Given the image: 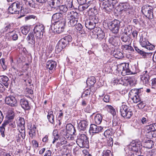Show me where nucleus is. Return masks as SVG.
I'll list each match as a JSON object with an SVG mask.
<instances>
[{"label": "nucleus", "instance_id": "nucleus-9", "mask_svg": "<svg viewBox=\"0 0 156 156\" xmlns=\"http://www.w3.org/2000/svg\"><path fill=\"white\" fill-rule=\"evenodd\" d=\"M120 113L121 115L126 118H129L132 115L133 113L131 110L126 105H123L120 108Z\"/></svg>", "mask_w": 156, "mask_h": 156}, {"label": "nucleus", "instance_id": "nucleus-7", "mask_svg": "<svg viewBox=\"0 0 156 156\" xmlns=\"http://www.w3.org/2000/svg\"><path fill=\"white\" fill-rule=\"evenodd\" d=\"M65 23L64 22L57 21L52 24L51 28L54 30V32L60 34L63 31Z\"/></svg>", "mask_w": 156, "mask_h": 156}, {"label": "nucleus", "instance_id": "nucleus-15", "mask_svg": "<svg viewBox=\"0 0 156 156\" xmlns=\"http://www.w3.org/2000/svg\"><path fill=\"white\" fill-rule=\"evenodd\" d=\"M126 67V64L125 63H122L118 65V71L119 73L123 76H124L126 73H128L129 69Z\"/></svg>", "mask_w": 156, "mask_h": 156}, {"label": "nucleus", "instance_id": "nucleus-17", "mask_svg": "<svg viewBox=\"0 0 156 156\" xmlns=\"http://www.w3.org/2000/svg\"><path fill=\"white\" fill-rule=\"evenodd\" d=\"M103 128L101 126H97L94 124H91L90 125V131L93 133H98L102 132Z\"/></svg>", "mask_w": 156, "mask_h": 156}, {"label": "nucleus", "instance_id": "nucleus-48", "mask_svg": "<svg viewBox=\"0 0 156 156\" xmlns=\"http://www.w3.org/2000/svg\"><path fill=\"white\" fill-rule=\"evenodd\" d=\"M112 5L113 9H114V12L116 13L117 12V9H116V8L117 7V5H116L117 0H112Z\"/></svg>", "mask_w": 156, "mask_h": 156}, {"label": "nucleus", "instance_id": "nucleus-61", "mask_svg": "<svg viewBox=\"0 0 156 156\" xmlns=\"http://www.w3.org/2000/svg\"><path fill=\"white\" fill-rule=\"evenodd\" d=\"M32 143L34 148H36L38 147V143L36 140H33L32 141Z\"/></svg>", "mask_w": 156, "mask_h": 156}, {"label": "nucleus", "instance_id": "nucleus-45", "mask_svg": "<svg viewBox=\"0 0 156 156\" xmlns=\"http://www.w3.org/2000/svg\"><path fill=\"white\" fill-rule=\"evenodd\" d=\"M30 28L29 27L26 26L22 28L21 32L24 35H26L29 31Z\"/></svg>", "mask_w": 156, "mask_h": 156}, {"label": "nucleus", "instance_id": "nucleus-25", "mask_svg": "<svg viewBox=\"0 0 156 156\" xmlns=\"http://www.w3.org/2000/svg\"><path fill=\"white\" fill-rule=\"evenodd\" d=\"M36 127L34 125L33 126H31L30 131L29 132V134L30 136L32 138H34L36 135Z\"/></svg>", "mask_w": 156, "mask_h": 156}, {"label": "nucleus", "instance_id": "nucleus-46", "mask_svg": "<svg viewBox=\"0 0 156 156\" xmlns=\"http://www.w3.org/2000/svg\"><path fill=\"white\" fill-rule=\"evenodd\" d=\"M90 89H87L82 94V98H88L90 94Z\"/></svg>", "mask_w": 156, "mask_h": 156}, {"label": "nucleus", "instance_id": "nucleus-44", "mask_svg": "<svg viewBox=\"0 0 156 156\" xmlns=\"http://www.w3.org/2000/svg\"><path fill=\"white\" fill-rule=\"evenodd\" d=\"M60 141L58 142V144L59 145L61 146L64 144H66L67 143V140L66 139V138H64L63 136L60 138Z\"/></svg>", "mask_w": 156, "mask_h": 156}, {"label": "nucleus", "instance_id": "nucleus-63", "mask_svg": "<svg viewBox=\"0 0 156 156\" xmlns=\"http://www.w3.org/2000/svg\"><path fill=\"white\" fill-rule=\"evenodd\" d=\"M36 16L33 15H29L28 16H26L25 17L24 19L26 21L29 20L33 18V19H35Z\"/></svg>", "mask_w": 156, "mask_h": 156}, {"label": "nucleus", "instance_id": "nucleus-50", "mask_svg": "<svg viewBox=\"0 0 156 156\" xmlns=\"http://www.w3.org/2000/svg\"><path fill=\"white\" fill-rule=\"evenodd\" d=\"M148 135L149 136V138H150L152 137H155L156 136V131H148L147 132V136Z\"/></svg>", "mask_w": 156, "mask_h": 156}, {"label": "nucleus", "instance_id": "nucleus-58", "mask_svg": "<svg viewBox=\"0 0 156 156\" xmlns=\"http://www.w3.org/2000/svg\"><path fill=\"white\" fill-rule=\"evenodd\" d=\"M146 128L147 130L148 131H154V128H153V126L152 125V124H151L150 125L147 126Z\"/></svg>", "mask_w": 156, "mask_h": 156}, {"label": "nucleus", "instance_id": "nucleus-64", "mask_svg": "<svg viewBox=\"0 0 156 156\" xmlns=\"http://www.w3.org/2000/svg\"><path fill=\"white\" fill-rule=\"evenodd\" d=\"M113 144V139L112 137L109 138L108 140V144L109 146H112Z\"/></svg>", "mask_w": 156, "mask_h": 156}, {"label": "nucleus", "instance_id": "nucleus-54", "mask_svg": "<svg viewBox=\"0 0 156 156\" xmlns=\"http://www.w3.org/2000/svg\"><path fill=\"white\" fill-rule=\"evenodd\" d=\"M102 156H112L111 151L109 150L104 151Z\"/></svg>", "mask_w": 156, "mask_h": 156}, {"label": "nucleus", "instance_id": "nucleus-3", "mask_svg": "<svg viewBox=\"0 0 156 156\" xmlns=\"http://www.w3.org/2000/svg\"><path fill=\"white\" fill-rule=\"evenodd\" d=\"M61 3L60 0H50L48 2V4L51 8H56L59 12L63 14L67 12L68 9L66 5H60Z\"/></svg>", "mask_w": 156, "mask_h": 156}, {"label": "nucleus", "instance_id": "nucleus-29", "mask_svg": "<svg viewBox=\"0 0 156 156\" xmlns=\"http://www.w3.org/2000/svg\"><path fill=\"white\" fill-rule=\"evenodd\" d=\"M140 44L143 47H145L148 44H149L150 43L145 38H144L142 37L140 38Z\"/></svg>", "mask_w": 156, "mask_h": 156}, {"label": "nucleus", "instance_id": "nucleus-1", "mask_svg": "<svg viewBox=\"0 0 156 156\" xmlns=\"http://www.w3.org/2000/svg\"><path fill=\"white\" fill-rule=\"evenodd\" d=\"M142 145L138 140L133 141L125 149L126 153H129L128 156H139Z\"/></svg>", "mask_w": 156, "mask_h": 156}, {"label": "nucleus", "instance_id": "nucleus-62", "mask_svg": "<svg viewBox=\"0 0 156 156\" xmlns=\"http://www.w3.org/2000/svg\"><path fill=\"white\" fill-rule=\"evenodd\" d=\"M6 80H4L3 79H1L2 80V83L6 87H8V81L9 80V79H5Z\"/></svg>", "mask_w": 156, "mask_h": 156}, {"label": "nucleus", "instance_id": "nucleus-38", "mask_svg": "<svg viewBox=\"0 0 156 156\" xmlns=\"http://www.w3.org/2000/svg\"><path fill=\"white\" fill-rule=\"evenodd\" d=\"M8 123V122H4L2 124V126L0 127V132L2 136L3 137H4L5 136V127Z\"/></svg>", "mask_w": 156, "mask_h": 156}, {"label": "nucleus", "instance_id": "nucleus-49", "mask_svg": "<svg viewBox=\"0 0 156 156\" xmlns=\"http://www.w3.org/2000/svg\"><path fill=\"white\" fill-rule=\"evenodd\" d=\"M0 63L2 68L3 69V71L7 69V66L5 64V59L4 58H2L0 60Z\"/></svg>", "mask_w": 156, "mask_h": 156}, {"label": "nucleus", "instance_id": "nucleus-33", "mask_svg": "<svg viewBox=\"0 0 156 156\" xmlns=\"http://www.w3.org/2000/svg\"><path fill=\"white\" fill-rule=\"evenodd\" d=\"M106 108L108 112H110L113 116L115 115L116 112L113 107L111 105H107L106 106Z\"/></svg>", "mask_w": 156, "mask_h": 156}, {"label": "nucleus", "instance_id": "nucleus-2", "mask_svg": "<svg viewBox=\"0 0 156 156\" xmlns=\"http://www.w3.org/2000/svg\"><path fill=\"white\" fill-rule=\"evenodd\" d=\"M72 40V37L69 35L66 36L62 38L58 41L56 46V52H60L64 48L69 44Z\"/></svg>", "mask_w": 156, "mask_h": 156}, {"label": "nucleus", "instance_id": "nucleus-37", "mask_svg": "<svg viewBox=\"0 0 156 156\" xmlns=\"http://www.w3.org/2000/svg\"><path fill=\"white\" fill-rule=\"evenodd\" d=\"M121 39L123 42L126 43V44H128V42H129L130 37L128 35L123 34L121 37Z\"/></svg>", "mask_w": 156, "mask_h": 156}, {"label": "nucleus", "instance_id": "nucleus-22", "mask_svg": "<svg viewBox=\"0 0 156 156\" xmlns=\"http://www.w3.org/2000/svg\"><path fill=\"white\" fill-rule=\"evenodd\" d=\"M78 127L79 129L81 130H85L88 125L87 122L85 120H79L77 121Z\"/></svg>", "mask_w": 156, "mask_h": 156}, {"label": "nucleus", "instance_id": "nucleus-47", "mask_svg": "<svg viewBox=\"0 0 156 156\" xmlns=\"http://www.w3.org/2000/svg\"><path fill=\"white\" fill-rule=\"evenodd\" d=\"M14 113L12 110H9L7 113V117L9 119H13L14 117Z\"/></svg>", "mask_w": 156, "mask_h": 156}, {"label": "nucleus", "instance_id": "nucleus-16", "mask_svg": "<svg viewBox=\"0 0 156 156\" xmlns=\"http://www.w3.org/2000/svg\"><path fill=\"white\" fill-rule=\"evenodd\" d=\"M123 84L125 86H134L136 84V80L135 79H122Z\"/></svg>", "mask_w": 156, "mask_h": 156}, {"label": "nucleus", "instance_id": "nucleus-28", "mask_svg": "<svg viewBox=\"0 0 156 156\" xmlns=\"http://www.w3.org/2000/svg\"><path fill=\"white\" fill-rule=\"evenodd\" d=\"M69 20L68 23V25L69 27H73L77 23L78 18H68Z\"/></svg>", "mask_w": 156, "mask_h": 156}, {"label": "nucleus", "instance_id": "nucleus-24", "mask_svg": "<svg viewBox=\"0 0 156 156\" xmlns=\"http://www.w3.org/2000/svg\"><path fill=\"white\" fill-rule=\"evenodd\" d=\"M78 13L75 10H71L68 13L67 17L68 18H78Z\"/></svg>", "mask_w": 156, "mask_h": 156}, {"label": "nucleus", "instance_id": "nucleus-39", "mask_svg": "<svg viewBox=\"0 0 156 156\" xmlns=\"http://www.w3.org/2000/svg\"><path fill=\"white\" fill-rule=\"evenodd\" d=\"M132 26L129 25L126 27L125 29V34L130 35L132 33Z\"/></svg>", "mask_w": 156, "mask_h": 156}, {"label": "nucleus", "instance_id": "nucleus-14", "mask_svg": "<svg viewBox=\"0 0 156 156\" xmlns=\"http://www.w3.org/2000/svg\"><path fill=\"white\" fill-rule=\"evenodd\" d=\"M18 126V130H21V133L22 136H24L25 132V128L24 126V119L22 118H20L17 122Z\"/></svg>", "mask_w": 156, "mask_h": 156}, {"label": "nucleus", "instance_id": "nucleus-18", "mask_svg": "<svg viewBox=\"0 0 156 156\" xmlns=\"http://www.w3.org/2000/svg\"><path fill=\"white\" fill-rule=\"evenodd\" d=\"M100 6L102 9V10L106 12H110L112 10L111 5L109 3L106 1L102 2L100 3Z\"/></svg>", "mask_w": 156, "mask_h": 156}, {"label": "nucleus", "instance_id": "nucleus-60", "mask_svg": "<svg viewBox=\"0 0 156 156\" xmlns=\"http://www.w3.org/2000/svg\"><path fill=\"white\" fill-rule=\"evenodd\" d=\"M145 48H146L147 49L152 50L155 47L154 45L151 44L150 43V44H148V45H147Z\"/></svg>", "mask_w": 156, "mask_h": 156}, {"label": "nucleus", "instance_id": "nucleus-31", "mask_svg": "<svg viewBox=\"0 0 156 156\" xmlns=\"http://www.w3.org/2000/svg\"><path fill=\"white\" fill-rule=\"evenodd\" d=\"M47 118L49 121L51 123L53 124L54 122V116L53 112L52 111H49L47 115Z\"/></svg>", "mask_w": 156, "mask_h": 156}, {"label": "nucleus", "instance_id": "nucleus-52", "mask_svg": "<svg viewBox=\"0 0 156 156\" xmlns=\"http://www.w3.org/2000/svg\"><path fill=\"white\" fill-rule=\"evenodd\" d=\"M142 56L144 57V58H151V57H153L152 53H147L144 52V53H143Z\"/></svg>", "mask_w": 156, "mask_h": 156}, {"label": "nucleus", "instance_id": "nucleus-5", "mask_svg": "<svg viewBox=\"0 0 156 156\" xmlns=\"http://www.w3.org/2000/svg\"><path fill=\"white\" fill-rule=\"evenodd\" d=\"M98 22V17L95 16H90L89 18L85 20V26L89 30H92L96 26Z\"/></svg>", "mask_w": 156, "mask_h": 156}, {"label": "nucleus", "instance_id": "nucleus-36", "mask_svg": "<svg viewBox=\"0 0 156 156\" xmlns=\"http://www.w3.org/2000/svg\"><path fill=\"white\" fill-rule=\"evenodd\" d=\"M10 36L12 40L13 41H16L18 38V34H19L18 32H16L15 31H12L10 32Z\"/></svg>", "mask_w": 156, "mask_h": 156}, {"label": "nucleus", "instance_id": "nucleus-55", "mask_svg": "<svg viewBox=\"0 0 156 156\" xmlns=\"http://www.w3.org/2000/svg\"><path fill=\"white\" fill-rule=\"evenodd\" d=\"M112 134V132L110 129H108L105 131L104 133V135L106 137L109 136Z\"/></svg>", "mask_w": 156, "mask_h": 156}, {"label": "nucleus", "instance_id": "nucleus-43", "mask_svg": "<svg viewBox=\"0 0 156 156\" xmlns=\"http://www.w3.org/2000/svg\"><path fill=\"white\" fill-rule=\"evenodd\" d=\"M73 0H67L66 3V6L67 8L73 9L74 7L73 3Z\"/></svg>", "mask_w": 156, "mask_h": 156}, {"label": "nucleus", "instance_id": "nucleus-40", "mask_svg": "<svg viewBox=\"0 0 156 156\" xmlns=\"http://www.w3.org/2000/svg\"><path fill=\"white\" fill-rule=\"evenodd\" d=\"M145 145L147 148H151L154 146V143L152 140H148L145 142Z\"/></svg>", "mask_w": 156, "mask_h": 156}, {"label": "nucleus", "instance_id": "nucleus-35", "mask_svg": "<svg viewBox=\"0 0 156 156\" xmlns=\"http://www.w3.org/2000/svg\"><path fill=\"white\" fill-rule=\"evenodd\" d=\"M62 156H71V151L67 148H64L63 150Z\"/></svg>", "mask_w": 156, "mask_h": 156}, {"label": "nucleus", "instance_id": "nucleus-34", "mask_svg": "<svg viewBox=\"0 0 156 156\" xmlns=\"http://www.w3.org/2000/svg\"><path fill=\"white\" fill-rule=\"evenodd\" d=\"M75 28L80 34H84V31L83 29V27L81 24L78 23L76 25Z\"/></svg>", "mask_w": 156, "mask_h": 156}, {"label": "nucleus", "instance_id": "nucleus-27", "mask_svg": "<svg viewBox=\"0 0 156 156\" xmlns=\"http://www.w3.org/2000/svg\"><path fill=\"white\" fill-rule=\"evenodd\" d=\"M63 15L60 12H57L54 14L52 16V19L53 20H61L62 19Z\"/></svg>", "mask_w": 156, "mask_h": 156}, {"label": "nucleus", "instance_id": "nucleus-6", "mask_svg": "<svg viewBox=\"0 0 156 156\" xmlns=\"http://www.w3.org/2000/svg\"><path fill=\"white\" fill-rule=\"evenodd\" d=\"M45 31V27L41 24H37L34 28V33L37 41L41 39Z\"/></svg>", "mask_w": 156, "mask_h": 156}, {"label": "nucleus", "instance_id": "nucleus-8", "mask_svg": "<svg viewBox=\"0 0 156 156\" xmlns=\"http://www.w3.org/2000/svg\"><path fill=\"white\" fill-rule=\"evenodd\" d=\"M78 145L81 148H87L89 141L87 136L84 134H81L76 140Z\"/></svg>", "mask_w": 156, "mask_h": 156}, {"label": "nucleus", "instance_id": "nucleus-13", "mask_svg": "<svg viewBox=\"0 0 156 156\" xmlns=\"http://www.w3.org/2000/svg\"><path fill=\"white\" fill-rule=\"evenodd\" d=\"M136 90H131L129 92V95L130 98H131L134 103H136L140 101V96L136 93L137 92Z\"/></svg>", "mask_w": 156, "mask_h": 156}, {"label": "nucleus", "instance_id": "nucleus-21", "mask_svg": "<svg viewBox=\"0 0 156 156\" xmlns=\"http://www.w3.org/2000/svg\"><path fill=\"white\" fill-rule=\"evenodd\" d=\"M129 7V5L127 3H120L118 5V11L119 10L121 14V12L125 11L128 9Z\"/></svg>", "mask_w": 156, "mask_h": 156}, {"label": "nucleus", "instance_id": "nucleus-51", "mask_svg": "<svg viewBox=\"0 0 156 156\" xmlns=\"http://www.w3.org/2000/svg\"><path fill=\"white\" fill-rule=\"evenodd\" d=\"M102 33H98V34H97V38L98 39L101 40L103 39L105 36V33L103 31H101Z\"/></svg>", "mask_w": 156, "mask_h": 156}, {"label": "nucleus", "instance_id": "nucleus-23", "mask_svg": "<svg viewBox=\"0 0 156 156\" xmlns=\"http://www.w3.org/2000/svg\"><path fill=\"white\" fill-rule=\"evenodd\" d=\"M27 40L28 43L32 45L34 44L35 43L34 36L33 33H30L27 37Z\"/></svg>", "mask_w": 156, "mask_h": 156}, {"label": "nucleus", "instance_id": "nucleus-42", "mask_svg": "<svg viewBox=\"0 0 156 156\" xmlns=\"http://www.w3.org/2000/svg\"><path fill=\"white\" fill-rule=\"evenodd\" d=\"M53 137L54 140L53 141L52 143L54 144V143L57 141L58 140L59 137L58 135V132L57 130H54L53 132Z\"/></svg>", "mask_w": 156, "mask_h": 156}, {"label": "nucleus", "instance_id": "nucleus-19", "mask_svg": "<svg viewBox=\"0 0 156 156\" xmlns=\"http://www.w3.org/2000/svg\"><path fill=\"white\" fill-rule=\"evenodd\" d=\"M56 65V62L53 61H49L47 62L46 67L50 70L51 71H49V73H51L55 69Z\"/></svg>", "mask_w": 156, "mask_h": 156}, {"label": "nucleus", "instance_id": "nucleus-26", "mask_svg": "<svg viewBox=\"0 0 156 156\" xmlns=\"http://www.w3.org/2000/svg\"><path fill=\"white\" fill-rule=\"evenodd\" d=\"M25 1V5L28 7L32 8H35L36 5L33 0H24Z\"/></svg>", "mask_w": 156, "mask_h": 156}, {"label": "nucleus", "instance_id": "nucleus-41", "mask_svg": "<svg viewBox=\"0 0 156 156\" xmlns=\"http://www.w3.org/2000/svg\"><path fill=\"white\" fill-rule=\"evenodd\" d=\"M96 82L95 79H87L86 83L89 86H92Z\"/></svg>", "mask_w": 156, "mask_h": 156}, {"label": "nucleus", "instance_id": "nucleus-57", "mask_svg": "<svg viewBox=\"0 0 156 156\" xmlns=\"http://www.w3.org/2000/svg\"><path fill=\"white\" fill-rule=\"evenodd\" d=\"M92 30H93L94 33L98 34V33H102L101 29L99 27H95Z\"/></svg>", "mask_w": 156, "mask_h": 156}, {"label": "nucleus", "instance_id": "nucleus-12", "mask_svg": "<svg viewBox=\"0 0 156 156\" xmlns=\"http://www.w3.org/2000/svg\"><path fill=\"white\" fill-rule=\"evenodd\" d=\"M5 101L6 104L11 107H15L17 105L16 100L14 96L12 95L6 97Z\"/></svg>", "mask_w": 156, "mask_h": 156}, {"label": "nucleus", "instance_id": "nucleus-30", "mask_svg": "<svg viewBox=\"0 0 156 156\" xmlns=\"http://www.w3.org/2000/svg\"><path fill=\"white\" fill-rule=\"evenodd\" d=\"M102 115L99 114H98L94 117V122L97 124H100L102 121Z\"/></svg>", "mask_w": 156, "mask_h": 156}, {"label": "nucleus", "instance_id": "nucleus-11", "mask_svg": "<svg viewBox=\"0 0 156 156\" xmlns=\"http://www.w3.org/2000/svg\"><path fill=\"white\" fill-rule=\"evenodd\" d=\"M141 12L149 19H151L153 18V11L149 5H145L143 6L142 8Z\"/></svg>", "mask_w": 156, "mask_h": 156}, {"label": "nucleus", "instance_id": "nucleus-56", "mask_svg": "<svg viewBox=\"0 0 156 156\" xmlns=\"http://www.w3.org/2000/svg\"><path fill=\"white\" fill-rule=\"evenodd\" d=\"M130 42H128V44H125L123 45L124 46V48L126 50H130L131 51H132V50H133V48L130 46Z\"/></svg>", "mask_w": 156, "mask_h": 156}, {"label": "nucleus", "instance_id": "nucleus-32", "mask_svg": "<svg viewBox=\"0 0 156 156\" xmlns=\"http://www.w3.org/2000/svg\"><path fill=\"white\" fill-rule=\"evenodd\" d=\"M12 24L9 23H5L4 27L3 29V32L4 33L9 30L12 27Z\"/></svg>", "mask_w": 156, "mask_h": 156}, {"label": "nucleus", "instance_id": "nucleus-20", "mask_svg": "<svg viewBox=\"0 0 156 156\" xmlns=\"http://www.w3.org/2000/svg\"><path fill=\"white\" fill-rule=\"evenodd\" d=\"M20 104L25 110H29L30 108L28 101L25 98H23L20 100Z\"/></svg>", "mask_w": 156, "mask_h": 156}, {"label": "nucleus", "instance_id": "nucleus-53", "mask_svg": "<svg viewBox=\"0 0 156 156\" xmlns=\"http://www.w3.org/2000/svg\"><path fill=\"white\" fill-rule=\"evenodd\" d=\"M141 80L143 81V84L145 86H147L148 85H150V79H141Z\"/></svg>", "mask_w": 156, "mask_h": 156}, {"label": "nucleus", "instance_id": "nucleus-10", "mask_svg": "<svg viewBox=\"0 0 156 156\" xmlns=\"http://www.w3.org/2000/svg\"><path fill=\"white\" fill-rule=\"evenodd\" d=\"M66 131L64 132V138L67 140H73L74 137L72 135V133H74V128L72 125H67L66 126Z\"/></svg>", "mask_w": 156, "mask_h": 156}, {"label": "nucleus", "instance_id": "nucleus-59", "mask_svg": "<svg viewBox=\"0 0 156 156\" xmlns=\"http://www.w3.org/2000/svg\"><path fill=\"white\" fill-rule=\"evenodd\" d=\"M145 106V105L142 101L140 102L136 105V106L140 109L144 108Z\"/></svg>", "mask_w": 156, "mask_h": 156}, {"label": "nucleus", "instance_id": "nucleus-4", "mask_svg": "<svg viewBox=\"0 0 156 156\" xmlns=\"http://www.w3.org/2000/svg\"><path fill=\"white\" fill-rule=\"evenodd\" d=\"M22 2H20L13 3L9 7L8 11L11 14H18L20 11L22 12Z\"/></svg>", "mask_w": 156, "mask_h": 156}]
</instances>
